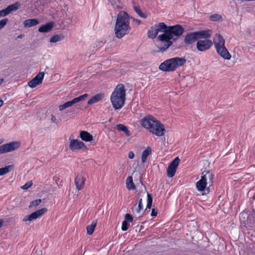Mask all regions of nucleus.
Returning a JSON list of instances; mask_svg holds the SVG:
<instances>
[{
  "label": "nucleus",
  "mask_w": 255,
  "mask_h": 255,
  "mask_svg": "<svg viewBox=\"0 0 255 255\" xmlns=\"http://www.w3.org/2000/svg\"><path fill=\"white\" fill-rule=\"evenodd\" d=\"M80 137L86 142L91 141L93 139V136L88 131L82 130L80 132Z\"/></svg>",
  "instance_id": "nucleus-22"
},
{
  "label": "nucleus",
  "mask_w": 255,
  "mask_h": 255,
  "mask_svg": "<svg viewBox=\"0 0 255 255\" xmlns=\"http://www.w3.org/2000/svg\"><path fill=\"white\" fill-rule=\"evenodd\" d=\"M73 105H74V103H73L72 100L66 102L63 105H60L59 106V111H63L64 109H65L66 108L71 107Z\"/></svg>",
  "instance_id": "nucleus-34"
},
{
  "label": "nucleus",
  "mask_w": 255,
  "mask_h": 255,
  "mask_svg": "<svg viewBox=\"0 0 255 255\" xmlns=\"http://www.w3.org/2000/svg\"><path fill=\"white\" fill-rule=\"evenodd\" d=\"M253 200H255V195L253 197Z\"/></svg>",
  "instance_id": "nucleus-55"
},
{
  "label": "nucleus",
  "mask_w": 255,
  "mask_h": 255,
  "mask_svg": "<svg viewBox=\"0 0 255 255\" xmlns=\"http://www.w3.org/2000/svg\"><path fill=\"white\" fill-rule=\"evenodd\" d=\"M20 146V143L17 141H12L1 145V153H6L17 149Z\"/></svg>",
  "instance_id": "nucleus-11"
},
{
  "label": "nucleus",
  "mask_w": 255,
  "mask_h": 255,
  "mask_svg": "<svg viewBox=\"0 0 255 255\" xmlns=\"http://www.w3.org/2000/svg\"><path fill=\"white\" fill-rule=\"evenodd\" d=\"M125 220L127 222L132 223L133 221V217L129 214H126L125 217Z\"/></svg>",
  "instance_id": "nucleus-40"
},
{
  "label": "nucleus",
  "mask_w": 255,
  "mask_h": 255,
  "mask_svg": "<svg viewBox=\"0 0 255 255\" xmlns=\"http://www.w3.org/2000/svg\"><path fill=\"white\" fill-rule=\"evenodd\" d=\"M147 205H146V209H150L152 206V196L151 194L147 193Z\"/></svg>",
  "instance_id": "nucleus-35"
},
{
  "label": "nucleus",
  "mask_w": 255,
  "mask_h": 255,
  "mask_svg": "<svg viewBox=\"0 0 255 255\" xmlns=\"http://www.w3.org/2000/svg\"><path fill=\"white\" fill-rule=\"evenodd\" d=\"M3 223V220H1V223H0L1 227L2 226Z\"/></svg>",
  "instance_id": "nucleus-52"
},
{
  "label": "nucleus",
  "mask_w": 255,
  "mask_h": 255,
  "mask_svg": "<svg viewBox=\"0 0 255 255\" xmlns=\"http://www.w3.org/2000/svg\"><path fill=\"white\" fill-rule=\"evenodd\" d=\"M173 39L171 35H170L168 30H165L163 33L159 35L157 37V39L162 42H164L163 45L159 47V51L163 52L166 51L169 46L172 44V42L171 40Z\"/></svg>",
  "instance_id": "nucleus-5"
},
{
  "label": "nucleus",
  "mask_w": 255,
  "mask_h": 255,
  "mask_svg": "<svg viewBox=\"0 0 255 255\" xmlns=\"http://www.w3.org/2000/svg\"><path fill=\"white\" fill-rule=\"evenodd\" d=\"M104 97V96L102 94H98L93 96L88 101V105H92L96 103L101 101Z\"/></svg>",
  "instance_id": "nucleus-23"
},
{
  "label": "nucleus",
  "mask_w": 255,
  "mask_h": 255,
  "mask_svg": "<svg viewBox=\"0 0 255 255\" xmlns=\"http://www.w3.org/2000/svg\"><path fill=\"white\" fill-rule=\"evenodd\" d=\"M156 121L157 120L153 116L147 115L141 120L140 124L143 128L149 131Z\"/></svg>",
  "instance_id": "nucleus-7"
},
{
  "label": "nucleus",
  "mask_w": 255,
  "mask_h": 255,
  "mask_svg": "<svg viewBox=\"0 0 255 255\" xmlns=\"http://www.w3.org/2000/svg\"><path fill=\"white\" fill-rule=\"evenodd\" d=\"M109 0L114 8L119 7V5L117 4V2L115 1V0Z\"/></svg>",
  "instance_id": "nucleus-44"
},
{
  "label": "nucleus",
  "mask_w": 255,
  "mask_h": 255,
  "mask_svg": "<svg viewBox=\"0 0 255 255\" xmlns=\"http://www.w3.org/2000/svg\"><path fill=\"white\" fill-rule=\"evenodd\" d=\"M127 188L128 190H134L135 189V186L133 182L132 177L130 176L128 177L126 180Z\"/></svg>",
  "instance_id": "nucleus-27"
},
{
  "label": "nucleus",
  "mask_w": 255,
  "mask_h": 255,
  "mask_svg": "<svg viewBox=\"0 0 255 255\" xmlns=\"http://www.w3.org/2000/svg\"><path fill=\"white\" fill-rule=\"evenodd\" d=\"M7 21L8 19L7 18L1 19V28L3 27L6 25Z\"/></svg>",
  "instance_id": "nucleus-43"
},
{
  "label": "nucleus",
  "mask_w": 255,
  "mask_h": 255,
  "mask_svg": "<svg viewBox=\"0 0 255 255\" xmlns=\"http://www.w3.org/2000/svg\"><path fill=\"white\" fill-rule=\"evenodd\" d=\"M153 30H154V34H156V37L158 33L159 32V31L155 26H153Z\"/></svg>",
  "instance_id": "nucleus-50"
},
{
  "label": "nucleus",
  "mask_w": 255,
  "mask_h": 255,
  "mask_svg": "<svg viewBox=\"0 0 255 255\" xmlns=\"http://www.w3.org/2000/svg\"><path fill=\"white\" fill-rule=\"evenodd\" d=\"M149 131L157 136H161L164 134L165 129L164 125L157 120Z\"/></svg>",
  "instance_id": "nucleus-6"
},
{
  "label": "nucleus",
  "mask_w": 255,
  "mask_h": 255,
  "mask_svg": "<svg viewBox=\"0 0 255 255\" xmlns=\"http://www.w3.org/2000/svg\"><path fill=\"white\" fill-rule=\"evenodd\" d=\"M96 225H97V221L94 220V221H93V222H92L91 225H88L87 226L86 229H87V234L88 235H92L93 233L94 230L95 229V227H96Z\"/></svg>",
  "instance_id": "nucleus-28"
},
{
  "label": "nucleus",
  "mask_w": 255,
  "mask_h": 255,
  "mask_svg": "<svg viewBox=\"0 0 255 255\" xmlns=\"http://www.w3.org/2000/svg\"><path fill=\"white\" fill-rule=\"evenodd\" d=\"M86 178L81 174H78L75 179V183L78 190H82L85 186Z\"/></svg>",
  "instance_id": "nucleus-19"
},
{
  "label": "nucleus",
  "mask_w": 255,
  "mask_h": 255,
  "mask_svg": "<svg viewBox=\"0 0 255 255\" xmlns=\"http://www.w3.org/2000/svg\"><path fill=\"white\" fill-rule=\"evenodd\" d=\"M169 32L171 35L172 38L173 36L179 37L184 32V29L179 24H176L173 26H168V29Z\"/></svg>",
  "instance_id": "nucleus-12"
},
{
  "label": "nucleus",
  "mask_w": 255,
  "mask_h": 255,
  "mask_svg": "<svg viewBox=\"0 0 255 255\" xmlns=\"http://www.w3.org/2000/svg\"><path fill=\"white\" fill-rule=\"evenodd\" d=\"M88 95L87 94H84L81 95L79 97L80 98V100L81 101L84 100L87 97H88Z\"/></svg>",
  "instance_id": "nucleus-45"
},
{
  "label": "nucleus",
  "mask_w": 255,
  "mask_h": 255,
  "mask_svg": "<svg viewBox=\"0 0 255 255\" xmlns=\"http://www.w3.org/2000/svg\"><path fill=\"white\" fill-rule=\"evenodd\" d=\"M106 40H101L99 41H97L96 43V47H101L103 46V45L106 43Z\"/></svg>",
  "instance_id": "nucleus-42"
},
{
  "label": "nucleus",
  "mask_w": 255,
  "mask_h": 255,
  "mask_svg": "<svg viewBox=\"0 0 255 255\" xmlns=\"http://www.w3.org/2000/svg\"><path fill=\"white\" fill-rule=\"evenodd\" d=\"M215 47L225 45V40L223 37L219 33H216L213 38V42Z\"/></svg>",
  "instance_id": "nucleus-20"
},
{
  "label": "nucleus",
  "mask_w": 255,
  "mask_h": 255,
  "mask_svg": "<svg viewBox=\"0 0 255 255\" xmlns=\"http://www.w3.org/2000/svg\"><path fill=\"white\" fill-rule=\"evenodd\" d=\"M215 49L217 53L224 59L226 60L231 59V55L225 45L216 47Z\"/></svg>",
  "instance_id": "nucleus-16"
},
{
  "label": "nucleus",
  "mask_w": 255,
  "mask_h": 255,
  "mask_svg": "<svg viewBox=\"0 0 255 255\" xmlns=\"http://www.w3.org/2000/svg\"><path fill=\"white\" fill-rule=\"evenodd\" d=\"M126 101V89L122 84H118L112 93L111 101L115 110L121 109L124 105Z\"/></svg>",
  "instance_id": "nucleus-3"
},
{
  "label": "nucleus",
  "mask_w": 255,
  "mask_h": 255,
  "mask_svg": "<svg viewBox=\"0 0 255 255\" xmlns=\"http://www.w3.org/2000/svg\"><path fill=\"white\" fill-rule=\"evenodd\" d=\"M128 157L130 159H133L134 157V153L131 151H129L128 153Z\"/></svg>",
  "instance_id": "nucleus-46"
},
{
  "label": "nucleus",
  "mask_w": 255,
  "mask_h": 255,
  "mask_svg": "<svg viewBox=\"0 0 255 255\" xmlns=\"http://www.w3.org/2000/svg\"><path fill=\"white\" fill-rule=\"evenodd\" d=\"M213 45V42L210 39L199 40L196 43L198 51L203 52L209 50Z\"/></svg>",
  "instance_id": "nucleus-9"
},
{
  "label": "nucleus",
  "mask_w": 255,
  "mask_h": 255,
  "mask_svg": "<svg viewBox=\"0 0 255 255\" xmlns=\"http://www.w3.org/2000/svg\"><path fill=\"white\" fill-rule=\"evenodd\" d=\"M186 62L184 57H174L165 60L159 66V69L164 72H172L179 67L183 66Z\"/></svg>",
  "instance_id": "nucleus-4"
},
{
  "label": "nucleus",
  "mask_w": 255,
  "mask_h": 255,
  "mask_svg": "<svg viewBox=\"0 0 255 255\" xmlns=\"http://www.w3.org/2000/svg\"><path fill=\"white\" fill-rule=\"evenodd\" d=\"M41 202V199H36L34 201H31L30 203V205H29V208H31L33 207H36L39 205Z\"/></svg>",
  "instance_id": "nucleus-37"
},
{
  "label": "nucleus",
  "mask_w": 255,
  "mask_h": 255,
  "mask_svg": "<svg viewBox=\"0 0 255 255\" xmlns=\"http://www.w3.org/2000/svg\"><path fill=\"white\" fill-rule=\"evenodd\" d=\"M20 6L21 3L19 2H16L8 5L5 9L1 10V17L5 16L10 12L17 10Z\"/></svg>",
  "instance_id": "nucleus-15"
},
{
  "label": "nucleus",
  "mask_w": 255,
  "mask_h": 255,
  "mask_svg": "<svg viewBox=\"0 0 255 255\" xmlns=\"http://www.w3.org/2000/svg\"><path fill=\"white\" fill-rule=\"evenodd\" d=\"M198 40L202 39H208L212 35V30L210 29L201 30L195 31Z\"/></svg>",
  "instance_id": "nucleus-17"
},
{
  "label": "nucleus",
  "mask_w": 255,
  "mask_h": 255,
  "mask_svg": "<svg viewBox=\"0 0 255 255\" xmlns=\"http://www.w3.org/2000/svg\"><path fill=\"white\" fill-rule=\"evenodd\" d=\"M157 214V212L155 210V209H152L151 213V216L152 217L156 216Z\"/></svg>",
  "instance_id": "nucleus-47"
},
{
  "label": "nucleus",
  "mask_w": 255,
  "mask_h": 255,
  "mask_svg": "<svg viewBox=\"0 0 255 255\" xmlns=\"http://www.w3.org/2000/svg\"><path fill=\"white\" fill-rule=\"evenodd\" d=\"M32 185V181L27 182L24 185L21 186V188L24 190L28 189Z\"/></svg>",
  "instance_id": "nucleus-41"
},
{
  "label": "nucleus",
  "mask_w": 255,
  "mask_h": 255,
  "mask_svg": "<svg viewBox=\"0 0 255 255\" xmlns=\"http://www.w3.org/2000/svg\"><path fill=\"white\" fill-rule=\"evenodd\" d=\"M179 162V158L176 157L170 163L167 169V175L168 177L172 178L175 175Z\"/></svg>",
  "instance_id": "nucleus-8"
},
{
  "label": "nucleus",
  "mask_w": 255,
  "mask_h": 255,
  "mask_svg": "<svg viewBox=\"0 0 255 255\" xmlns=\"http://www.w3.org/2000/svg\"><path fill=\"white\" fill-rule=\"evenodd\" d=\"M154 26L160 32H164L165 30H167L168 26L166 25L164 22H159L158 23H156Z\"/></svg>",
  "instance_id": "nucleus-30"
},
{
  "label": "nucleus",
  "mask_w": 255,
  "mask_h": 255,
  "mask_svg": "<svg viewBox=\"0 0 255 255\" xmlns=\"http://www.w3.org/2000/svg\"><path fill=\"white\" fill-rule=\"evenodd\" d=\"M210 19L213 21H220L223 20V17L221 15L219 14H213L210 15Z\"/></svg>",
  "instance_id": "nucleus-33"
},
{
  "label": "nucleus",
  "mask_w": 255,
  "mask_h": 255,
  "mask_svg": "<svg viewBox=\"0 0 255 255\" xmlns=\"http://www.w3.org/2000/svg\"><path fill=\"white\" fill-rule=\"evenodd\" d=\"M64 38V35L62 34H56L52 36L50 39L51 43H55L58 41H60Z\"/></svg>",
  "instance_id": "nucleus-31"
},
{
  "label": "nucleus",
  "mask_w": 255,
  "mask_h": 255,
  "mask_svg": "<svg viewBox=\"0 0 255 255\" xmlns=\"http://www.w3.org/2000/svg\"><path fill=\"white\" fill-rule=\"evenodd\" d=\"M44 76V73L40 72L34 78L28 82V86L30 88H33L36 87L37 86L39 85L42 83Z\"/></svg>",
  "instance_id": "nucleus-13"
},
{
  "label": "nucleus",
  "mask_w": 255,
  "mask_h": 255,
  "mask_svg": "<svg viewBox=\"0 0 255 255\" xmlns=\"http://www.w3.org/2000/svg\"><path fill=\"white\" fill-rule=\"evenodd\" d=\"M116 128L119 131H123L127 136H130V133L128 127L123 124H118L116 126Z\"/></svg>",
  "instance_id": "nucleus-25"
},
{
  "label": "nucleus",
  "mask_w": 255,
  "mask_h": 255,
  "mask_svg": "<svg viewBox=\"0 0 255 255\" xmlns=\"http://www.w3.org/2000/svg\"><path fill=\"white\" fill-rule=\"evenodd\" d=\"M39 23V21L35 18L28 19L24 21L23 25L24 27H32L36 25Z\"/></svg>",
  "instance_id": "nucleus-24"
},
{
  "label": "nucleus",
  "mask_w": 255,
  "mask_h": 255,
  "mask_svg": "<svg viewBox=\"0 0 255 255\" xmlns=\"http://www.w3.org/2000/svg\"><path fill=\"white\" fill-rule=\"evenodd\" d=\"M133 7L134 11L140 17L142 18H146L147 17L146 13L141 11L139 6L134 4Z\"/></svg>",
  "instance_id": "nucleus-32"
},
{
  "label": "nucleus",
  "mask_w": 255,
  "mask_h": 255,
  "mask_svg": "<svg viewBox=\"0 0 255 255\" xmlns=\"http://www.w3.org/2000/svg\"><path fill=\"white\" fill-rule=\"evenodd\" d=\"M73 102L74 103V104H76V103H77L79 102H80L81 101L80 100V98L79 97H76V98H74L73 100Z\"/></svg>",
  "instance_id": "nucleus-48"
},
{
  "label": "nucleus",
  "mask_w": 255,
  "mask_h": 255,
  "mask_svg": "<svg viewBox=\"0 0 255 255\" xmlns=\"http://www.w3.org/2000/svg\"><path fill=\"white\" fill-rule=\"evenodd\" d=\"M198 41L195 31L188 32L184 38V43L187 45H191Z\"/></svg>",
  "instance_id": "nucleus-18"
},
{
  "label": "nucleus",
  "mask_w": 255,
  "mask_h": 255,
  "mask_svg": "<svg viewBox=\"0 0 255 255\" xmlns=\"http://www.w3.org/2000/svg\"><path fill=\"white\" fill-rule=\"evenodd\" d=\"M3 79L2 78H1V80H0V81H1V84L3 82Z\"/></svg>",
  "instance_id": "nucleus-54"
},
{
  "label": "nucleus",
  "mask_w": 255,
  "mask_h": 255,
  "mask_svg": "<svg viewBox=\"0 0 255 255\" xmlns=\"http://www.w3.org/2000/svg\"><path fill=\"white\" fill-rule=\"evenodd\" d=\"M214 175L210 171H204L202 173L201 179L196 182L197 189L200 192L205 191L202 195H206L214 189Z\"/></svg>",
  "instance_id": "nucleus-2"
},
{
  "label": "nucleus",
  "mask_w": 255,
  "mask_h": 255,
  "mask_svg": "<svg viewBox=\"0 0 255 255\" xmlns=\"http://www.w3.org/2000/svg\"><path fill=\"white\" fill-rule=\"evenodd\" d=\"M14 166L13 164L5 166L4 167L1 168V176L13 170Z\"/></svg>",
  "instance_id": "nucleus-29"
},
{
  "label": "nucleus",
  "mask_w": 255,
  "mask_h": 255,
  "mask_svg": "<svg viewBox=\"0 0 255 255\" xmlns=\"http://www.w3.org/2000/svg\"><path fill=\"white\" fill-rule=\"evenodd\" d=\"M69 148L73 151L81 149H86L87 146L85 143L78 139H71L69 144Z\"/></svg>",
  "instance_id": "nucleus-14"
},
{
  "label": "nucleus",
  "mask_w": 255,
  "mask_h": 255,
  "mask_svg": "<svg viewBox=\"0 0 255 255\" xmlns=\"http://www.w3.org/2000/svg\"><path fill=\"white\" fill-rule=\"evenodd\" d=\"M151 154V149L149 146H148L144 150L142 151L141 154V161L142 163H145L148 156Z\"/></svg>",
  "instance_id": "nucleus-26"
},
{
  "label": "nucleus",
  "mask_w": 255,
  "mask_h": 255,
  "mask_svg": "<svg viewBox=\"0 0 255 255\" xmlns=\"http://www.w3.org/2000/svg\"><path fill=\"white\" fill-rule=\"evenodd\" d=\"M129 226V224L128 223V222L124 220L122 223V230L123 231H126L128 230Z\"/></svg>",
  "instance_id": "nucleus-38"
},
{
  "label": "nucleus",
  "mask_w": 255,
  "mask_h": 255,
  "mask_svg": "<svg viewBox=\"0 0 255 255\" xmlns=\"http://www.w3.org/2000/svg\"><path fill=\"white\" fill-rule=\"evenodd\" d=\"M130 30L128 14L121 11L118 14L115 26V34L117 37L121 38L128 34Z\"/></svg>",
  "instance_id": "nucleus-1"
},
{
  "label": "nucleus",
  "mask_w": 255,
  "mask_h": 255,
  "mask_svg": "<svg viewBox=\"0 0 255 255\" xmlns=\"http://www.w3.org/2000/svg\"><path fill=\"white\" fill-rule=\"evenodd\" d=\"M47 211V209L45 208L36 210L30 215L25 216L23 219V221H31L33 220H35L42 216Z\"/></svg>",
  "instance_id": "nucleus-10"
},
{
  "label": "nucleus",
  "mask_w": 255,
  "mask_h": 255,
  "mask_svg": "<svg viewBox=\"0 0 255 255\" xmlns=\"http://www.w3.org/2000/svg\"><path fill=\"white\" fill-rule=\"evenodd\" d=\"M142 201V200L141 198H140L139 200L138 207L135 209V211L137 213H139L140 210L143 209V205Z\"/></svg>",
  "instance_id": "nucleus-39"
},
{
  "label": "nucleus",
  "mask_w": 255,
  "mask_h": 255,
  "mask_svg": "<svg viewBox=\"0 0 255 255\" xmlns=\"http://www.w3.org/2000/svg\"><path fill=\"white\" fill-rule=\"evenodd\" d=\"M51 121L53 123H56V121H57L56 118L53 115H51Z\"/></svg>",
  "instance_id": "nucleus-49"
},
{
  "label": "nucleus",
  "mask_w": 255,
  "mask_h": 255,
  "mask_svg": "<svg viewBox=\"0 0 255 255\" xmlns=\"http://www.w3.org/2000/svg\"><path fill=\"white\" fill-rule=\"evenodd\" d=\"M3 101L1 99V107L3 105Z\"/></svg>",
  "instance_id": "nucleus-53"
},
{
  "label": "nucleus",
  "mask_w": 255,
  "mask_h": 255,
  "mask_svg": "<svg viewBox=\"0 0 255 255\" xmlns=\"http://www.w3.org/2000/svg\"><path fill=\"white\" fill-rule=\"evenodd\" d=\"M54 26L53 22H49L45 24L41 25L38 28V31L40 32H48L52 30Z\"/></svg>",
  "instance_id": "nucleus-21"
},
{
  "label": "nucleus",
  "mask_w": 255,
  "mask_h": 255,
  "mask_svg": "<svg viewBox=\"0 0 255 255\" xmlns=\"http://www.w3.org/2000/svg\"><path fill=\"white\" fill-rule=\"evenodd\" d=\"M147 36L148 37L153 39L156 37V34H154L153 30V26L151 27L147 31Z\"/></svg>",
  "instance_id": "nucleus-36"
},
{
  "label": "nucleus",
  "mask_w": 255,
  "mask_h": 255,
  "mask_svg": "<svg viewBox=\"0 0 255 255\" xmlns=\"http://www.w3.org/2000/svg\"><path fill=\"white\" fill-rule=\"evenodd\" d=\"M134 20L138 23V24L140 23V20H137V19H134Z\"/></svg>",
  "instance_id": "nucleus-51"
}]
</instances>
